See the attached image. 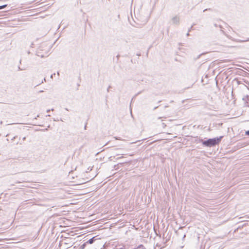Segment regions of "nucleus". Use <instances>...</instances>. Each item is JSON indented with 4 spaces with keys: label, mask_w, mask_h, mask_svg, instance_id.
<instances>
[{
    "label": "nucleus",
    "mask_w": 249,
    "mask_h": 249,
    "mask_svg": "<svg viewBox=\"0 0 249 249\" xmlns=\"http://www.w3.org/2000/svg\"><path fill=\"white\" fill-rule=\"evenodd\" d=\"M7 6V4H4V5H1L2 9L5 8Z\"/></svg>",
    "instance_id": "6e6552de"
},
{
    "label": "nucleus",
    "mask_w": 249,
    "mask_h": 249,
    "mask_svg": "<svg viewBox=\"0 0 249 249\" xmlns=\"http://www.w3.org/2000/svg\"><path fill=\"white\" fill-rule=\"evenodd\" d=\"M43 81L46 82V78H44L43 80H42V81H41V82L38 84V85H40V84H42V83H43ZM37 86H38V85H37Z\"/></svg>",
    "instance_id": "1a4fd4ad"
},
{
    "label": "nucleus",
    "mask_w": 249,
    "mask_h": 249,
    "mask_svg": "<svg viewBox=\"0 0 249 249\" xmlns=\"http://www.w3.org/2000/svg\"><path fill=\"white\" fill-rule=\"evenodd\" d=\"M193 27V26H192L191 27V28L189 29L188 32H190V31L192 29Z\"/></svg>",
    "instance_id": "f8f14e48"
},
{
    "label": "nucleus",
    "mask_w": 249,
    "mask_h": 249,
    "mask_svg": "<svg viewBox=\"0 0 249 249\" xmlns=\"http://www.w3.org/2000/svg\"><path fill=\"white\" fill-rule=\"evenodd\" d=\"M186 235H184L183 237V239H184Z\"/></svg>",
    "instance_id": "4be33fe9"
},
{
    "label": "nucleus",
    "mask_w": 249,
    "mask_h": 249,
    "mask_svg": "<svg viewBox=\"0 0 249 249\" xmlns=\"http://www.w3.org/2000/svg\"><path fill=\"white\" fill-rule=\"evenodd\" d=\"M1 9H2L1 6H0V10H1Z\"/></svg>",
    "instance_id": "5701e85b"
},
{
    "label": "nucleus",
    "mask_w": 249,
    "mask_h": 249,
    "mask_svg": "<svg viewBox=\"0 0 249 249\" xmlns=\"http://www.w3.org/2000/svg\"><path fill=\"white\" fill-rule=\"evenodd\" d=\"M223 136H220L219 137H216L213 139H209L206 141H202V144L206 146L211 147L215 146L220 143L221 139L223 138Z\"/></svg>",
    "instance_id": "f257e3e1"
},
{
    "label": "nucleus",
    "mask_w": 249,
    "mask_h": 249,
    "mask_svg": "<svg viewBox=\"0 0 249 249\" xmlns=\"http://www.w3.org/2000/svg\"><path fill=\"white\" fill-rule=\"evenodd\" d=\"M133 249H145V248L142 245H140L137 248Z\"/></svg>",
    "instance_id": "39448f33"
},
{
    "label": "nucleus",
    "mask_w": 249,
    "mask_h": 249,
    "mask_svg": "<svg viewBox=\"0 0 249 249\" xmlns=\"http://www.w3.org/2000/svg\"><path fill=\"white\" fill-rule=\"evenodd\" d=\"M50 111V109H48V110H47V112H49Z\"/></svg>",
    "instance_id": "412c9836"
},
{
    "label": "nucleus",
    "mask_w": 249,
    "mask_h": 249,
    "mask_svg": "<svg viewBox=\"0 0 249 249\" xmlns=\"http://www.w3.org/2000/svg\"><path fill=\"white\" fill-rule=\"evenodd\" d=\"M43 92V90H40V91H39V93H41V92Z\"/></svg>",
    "instance_id": "aec40b11"
},
{
    "label": "nucleus",
    "mask_w": 249,
    "mask_h": 249,
    "mask_svg": "<svg viewBox=\"0 0 249 249\" xmlns=\"http://www.w3.org/2000/svg\"><path fill=\"white\" fill-rule=\"evenodd\" d=\"M43 46V44H41V46H40V48H42Z\"/></svg>",
    "instance_id": "bb28decb"
},
{
    "label": "nucleus",
    "mask_w": 249,
    "mask_h": 249,
    "mask_svg": "<svg viewBox=\"0 0 249 249\" xmlns=\"http://www.w3.org/2000/svg\"><path fill=\"white\" fill-rule=\"evenodd\" d=\"M95 241V237H92V238H90V239H89L87 241V243L90 244H92Z\"/></svg>",
    "instance_id": "20e7f679"
},
{
    "label": "nucleus",
    "mask_w": 249,
    "mask_h": 249,
    "mask_svg": "<svg viewBox=\"0 0 249 249\" xmlns=\"http://www.w3.org/2000/svg\"><path fill=\"white\" fill-rule=\"evenodd\" d=\"M43 46V44H41V46H40V48H42Z\"/></svg>",
    "instance_id": "a878e982"
},
{
    "label": "nucleus",
    "mask_w": 249,
    "mask_h": 249,
    "mask_svg": "<svg viewBox=\"0 0 249 249\" xmlns=\"http://www.w3.org/2000/svg\"><path fill=\"white\" fill-rule=\"evenodd\" d=\"M113 224H111L110 225V227H109V228H110V230L111 229V227H112L113 226L112 225Z\"/></svg>",
    "instance_id": "4468645a"
},
{
    "label": "nucleus",
    "mask_w": 249,
    "mask_h": 249,
    "mask_svg": "<svg viewBox=\"0 0 249 249\" xmlns=\"http://www.w3.org/2000/svg\"><path fill=\"white\" fill-rule=\"evenodd\" d=\"M55 74V73H53V74H52L51 76V78H53V75H54Z\"/></svg>",
    "instance_id": "ddd939ff"
},
{
    "label": "nucleus",
    "mask_w": 249,
    "mask_h": 249,
    "mask_svg": "<svg viewBox=\"0 0 249 249\" xmlns=\"http://www.w3.org/2000/svg\"><path fill=\"white\" fill-rule=\"evenodd\" d=\"M43 46V44H41V46H40V48H42Z\"/></svg>",
    "instance_id": "393cba45"
},
{
    "label": "nucleus",
    "mask_w": 249,
    "mask_h": 249,
    "mask_svg": "<svg viewBox=\"0 0 249 249\" xmlns=\"http://www.w3.org/2000/svg\"><path fill=\"white\" fill-rule=\"evenodd\" d=\"M234 41H236L237 42H244L247 41H249V38H248L247 39L245 40H241V39H234L233 40Z\"/></svg>",
    "instance_id": "7ed1b4c3"
},
{
    "label": "nucleus",
    "mask_w": 249,
    "mask_h": 249,
    "mask_svg": "<svg viewBox=\"0 0 249 249\" xmlns=\"http://www.w3.org/2000/svg\"><path fill=\"white\" fill-rule=\"evenodd\" d=\"M112 156H110L109 157V159H110V160L111 161L112 160Z\"/></svg>",
    "instance_id": "2eb2a0df"
},
{
    "label": "nucleus",
    "mask_w": 249,
    "mask_h": 249,
    "mask_svg": "<svg viewBox=\"0 0 249 249\" xmlns=\"http://www.w3.org/2000/svg\"><path fill=\"white\" fill-rule=\"evenodd\" d=\"M189 32H188V33L186 34V36H189Z\"/></svg>",
    "instance_id": "6ab92c4d"
},
{
    "label": "nucleus",
    "mask_w": 249,
    "mask_h": 249,
    "mask_svg": "<svg viewBox=\"0 0 249 249\" xmlns=\"http://www.w3.org/2000/svg\"><path fill=\"white\" fill-rule=\"evenodd\" d=\"M207 10H211V9H210V8H209V9H205V10H203V12H205V11H207Z\"/></svg>",
    "instance_id": "9b49d317"
},
{
    "label": "nucleus",
    "mask_w": 249,
    "mask_h": 249,
    "mask_svg": "<svg viewBox=\"0 0 249 249\" xmlns=\"http://www.w3.org/2000/svg\"><path fill=\"white\" fill-rule=\"evenodd\" d=\"M92 170V168H91L90 167H89L88 168V170L86 171V172H89L90 171H91Z\"/></svg>",
    "instance_id": "0eeeda50"
},
{
    "label": "nucleus",
    "mask_w": 249,
    "mask_h": 249,
    "mask_svg": "<svg viewBox=\"0 0 249 249\" xmlns=\"http://www.w3.org/2000/svg\"><path fill=\"white\" fill-rule=\"evenodd\" d=\"M106 1H107V0H106Z\"/></svg>",
    "instance_id": "c85d7f7f"
},
{
    "label": "nucleus",
    "mask_w": 249,
    "mask_h": 249,
    "mask_svg": "<svg viewBox=\"0 0 249 249\" xmlns=\"http://www.w3.org/2000/svg\"><path fill=\"white\" fill-rule=\"evenodd\" d=\"M214 26H215V27H216V26H217L216 24H214Z\"/></svg>",
    "instance_id": "cd10ccee"
},
{
    "label": "nucleus",
    "mask_w": 249,
    "mask_h": 249,
    "mask_svg": "<svg viewBox=\"0 0 249 249\" xmlns=\"http://www.w3.org/2000/svg\"><path fill=\"white\" fill-rule=\"evenodd\" d=\"M172 21L173 24L178 25L179 23V18L176 16L172 18Z\"/></svg>",
    "instance_id": "f03ea898"
},
{
    "label": "nucleus",
    "mask_w": 249,
    "mask_h": 249,
    "mask_svg": "<svg viewBox=\"0 0 249 249\" xmlns=\"http://www.w3.org/2000/svg\"><path fill=\"white\" fill-rule=\"evenodd\" d=\"M57 75H59V72H57Z\"/></svg>",
    "instance_id": "b1692460"
},
{
    "label": "nucleus",
    "mask_w": 249,
    "mask_h": 249,
    "mask_svg": "<svg viewBox=\"0 0 249 249\" xmlns=\"http://www.w3.org/2000/svg\"><path fill=\"white\" fill-rule=\"evenodd\" d=\"M246 135L249 136V130H248L245 133Z\"/></svg>",
    "instance_id": "9d476101"
},
{
    "label": "nucleus",
    "mask_w": 249,
    "mask_h": 249,
    "mask_svg": "<svg viewBox=\"0 0 249 249\" xmlns=\"http://www.w3.org/2000/svg\"><path fill=\"white\" fill-rule=\"evenodd\" d=\"M2 123H3L2 121H1L0 122V124H2Z\"/></svg>",
    "instance_id": "a211bd4d"
},
{
    "label": "nucleus",
    "mask_w": 249,
    "mask_h": 249,
    "mask_svg": "<svg viewBox=\"0 0 249 249\" xmlns=\"http://www.w3.org/2000/svg\"><path fill=\"white\" fill-rule=\"evenodd\" d=\"M107 90L108 92L109 91V86L107 88Z\"/></svg>",
    "instance_id": "dca6fc26"
},
{
    "label": "nucleus",
    "mask_w": 249,
    "mask_h": 249,
    "mask_svg": "<svg viewBox=\"0 0 249 249\" xmlns=\"http://www.w3.org/2000/svg\"><path fill=\"white\" fill-rule=\"evenodd\" d=\"M18 70L21 71L22 69H21L19 67H18Z\"/></svg>",
    "instance_id": "f3484780"
},
{
    "label": "nucleus",
    "mask_w": 249,
    "mask_h": 249,
    "mask_svg": "<svg viewBox=\"0 0 249 249\" xmlns=\"http://www.w3.org/2000/svg\"><path fill=\"white\" fill-rule=\"evenodd\" d=\"M117 139L116 137H113L112 138V139L110 140V142H112V141H115V140H117Z\"/></svg>",
    "instance_id": "423d86ee"
}]
</instances>
